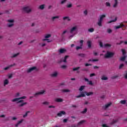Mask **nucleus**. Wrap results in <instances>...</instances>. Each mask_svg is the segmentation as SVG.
I'll list each match as a JSON object with an SVG mask.
<instances>
[{"label": "nucleus", "instance_id": "obj_10", "mask_svg": "<svg viewBox=\"0 0 127 127\" xmlns=\"http://www.w3.org/2000/svg\"><path fill=\"white\" fill-rule=\"evenodd\" d=\"M67 50L65 49L61 48V49L59 50V52L60 53V54H63L64 53H65Z\"/></svg>", "mask_w": 127, "mask_h": 127}, {"label": "nucleus", "instance_id": "obj_56", "mask_svg": "<svg viewBox=\"0 0 127 127\" xmlns=\"http://www.w3.org/2000/svg\"><path fill=\"white\" fill-rule=\"evenodd\" d=\"M80 45H82L83 46V43H84V41L83 40H81L80 41Z\"/></svg>", "mask_w": 127, "mask_h": 127}, {"label": "nucleus", "instance_id": "obj_42", "mask_svg": "<svg viewBox=\"0 0 127 127\" xmlns=\"http://www.w3.org/2000/svg\"><path fill=\"white\" fill-rule=\"evenodd\" d=\"M71 6H72V4H71V3L68 4L66 5V7H67L68 8H71Z\"/></svg>", "mask_w": 127, "mask_h": 127}, {"label": "nucleus", "instance_id": "obj_62", "mask_svg": "<svg viewBox=\"0 0 127 127\" xmlns=\"http://www.w3.org/2000/svg\"><path fill=\"white\" fill-rule=\"evenodd\" d=\"M49 108L50 109H51V108H53L54 109V108H55V106H49Z\"/></svg>", "mask_w": 127, "mask_h": 127}, {"label": "nucleus", "instance_id": "obj_36", "mask_svg": "<svg viewBox=\"0 0 127 127\" xmlns=\"http://www.w3.org/2000/svg\"><path fill=\"white\" fill-rule=\"evenodd\" d=\"M28 113H30V111H27L25 114L23 116V117L26 118V117H27V115H28Z\"/></svg>", "mask_w": 127, "mask_h": 127}, {"label": "nucleus", "instance_id": "obj_63", "mask_svg": "<svg viewBox=\"0 0 127 127\" xmlns=\"http://www.w3.org/2000/svg\"><path fill=\"white\" fill-rule=\"evenodd\" d=\"M103 127H109V126H107V124H103L102 125Z\"/></svg>", "mask_w": 127, "mask_h": 127}, {"label": "nucleus", "instance_id": "obj_35", "mask_svg": "<svg viewBox=\"0 0 127 127\" xmlns=\"http://www.w3.org/2000/svg\"><path fill=\"white\" fill-rule=\"evenodd\" d=\"M83 47L82 45H80V46H77L76 48V50H79V49H82V47Z\"/></svg>", "mask_w": 127, "mask_h": 127}, {"label": "nucleus", "instance_id": "obj_22", "mask_svg": "<svg viewBox=\"0 0 127 127\" xmlns=\"http://www.w3.org/2000/svg\"><path fill=\"white\" fill-rule=\"evenodd\" d=\"M57 75H58V73H57V72H55L51 74V76L52 77H57Z\"/></svg>", "mask_w": 127, "mask_h": 127}, {"label": "nucleus", "instance_id": "obj_5", "mask_svg": "<svg viewBox=\"0 0 127 127\" xmlns=\"http://www.w3.org/2000/svg\"><path fill=\"white\" fill-rule=\"evenodd\" d=\"M7 22H10V23L7 24V26L8 27H12V26L14 25L13 23L14 22V20H8Z\"/></svg>", "mask_w": 127, "mask_h": 127}, {"label": "nucleus", "instance_id": "obj_48", "mask_svg": "<svg viewBox=\"0 0 127 127\" xmlns=\"http://www.w3.org/2000/svg\"><path fill=\"white\" fill-rule=\"evenodd\" d=\"M43 105H49V102H47V101H46V102H44L43 103Z\"/></svg>", "mask_w": 127, "mask_h": 127}, {"label": "nucleus", "instance_id": "obj_38", "mask_svg": "<svg viewBox=\"0 0 127 127\" xmlns=\"http://www.w3.org/2000/svg\"><path fill=\"white\" fill-rule=\"evenodd\" d=\"M56 18H57V19L59 18V16H54V17H53L52 18V20H53V21H54V20H55V19H56Z\"/></svg>", "mask_w": 127, "mask_h": 127}, {"label": "nucleus", "instance_id": "obj_19", "mask_svg": "<svg viewBox=\"0 0 127 127\" xmlns=\"http://www.w3.org/2000/svg\"><path fill=\"white\" fill-rule=\"evenodd\" d=\"M118 20V17H116L114 20L109 21L108 23H112V22H116V21Z\"/></svg>", "mask_w": 127, "mask_h": 127}, {"label": "nucleus", "instance_id": "obj_31", "mask_svg": "<svg viewBox=\"0 0 127 127\" xmlns=\"http://www.w3.org/2000/svg\"><path fill=\"white\" fill-rule=\"evenodd\" d=\"M126 58H127V56H124L121 58L120 60L121 61H125V60H126Z\"/></svg>", "mask_w": 127, "mask_h": 127}, {"label": "nucleus", "instance_id": "obj_37", "mask_svg": "<svg viewBox=\"0 0 127 127\" xmlns=\"http://www.w3.org/2000/svg\"><path fill=\"white\" fill-rule=\"evenodd\" d=\"M50 37H51V34H47L45 36V38H50Z\"/></svg>", "mask_w": 127, "mask_h": 127}, {"label": "nucleus", "instance_id": "obj_23", "mask_svg": "<svg viewBox=\"0 0 127 127\" xmlns=\"http://www.w3.org/2000/svg\"><path fill=\"white\" fill-rule=\"evenodd\" d=\"M88 111V109L85 108L83 111L81 112V114H82L83 115L86 114L87 112Z\"/></svg>", "mask_w": 127, "mask_h": 127}, {"label": "nucleus", "instance_id": "obj_43", "mask_svg": "<svg viewBox=\"0 0 127 127\" xmlns=\"http://www.w3.org/2000/svg\"><path fill=\"white\" fill-rule=\"evenodd\" d=\"M88 84H89V85H90L91 86H93V82L92 81H90V80H89V81H88Z\"/></svg>", "mask_w": 127, "mask_h": 127}, {"label": "nucleus", "instance_id": "obj_50", "mask_svg": "<svg viewBox=\"0 0 127 127\" xmlns=\"http://www.w3.org/2000/svg\"><path fill=\"white\" fill-rule=\"evenodd\" d=\"M124 65L123 64H120V66H119V69H121L123 68V67H124Z\"/></svg>", "mask_w": 127, "mask_h": 127}, {"label": "nucleus", "instance_id": "obj_1", "mask_svg": "<svg viewBox=\"0 0 127 127\" xmlns=\"http://www.w3.org/2000/svg\"><path fill=\"white\" fill-rule=\"evenodd\" d=\"M26 97L23 96L22 97H19L18 98H15L13 100H12V102H17V104H19L21 103V104H19L18 107H23V106H25V105H27V102H23V100L24 99H26Z\"/></svg>", "mask_w": 127, "mask_h": 127}, {"label": "nucleus", "instance_id": "obj_17", "mask_svg": "<svg viewBox=\"0 0 127 127\" xmlns=\"http://www.w3.org/2000/svg\"><path fill=\"white\" fill-rule=\"evenodd\" d=\"M85 94L87 97H89V96H92V95H94V92H85Z\"/></svg>", "mask_w": 127, "mask_h": 127}, {"label": "nucleus", "instance_id": "obj_30", "mask_svg": "<svg viewBox=\"0 0 127 127\" xmlns=\"http://www.w3.org/2000/svg\"><path fill=\"white\" fill-rule=\"evenodd\" d=\"M104 47H105V48H107V47H112V45L109 44H105L104 45Z\"/></svg>", "mask_w": 127, "mask_h": 127}, {"label": "nucleus", "instance_id": "obj_34", "mask_svg": "<svg viewBox=\"0 0 127 127\" xmlns=\"http://www.w3.org/2000/svg\"><path fill=\"white\" fill-rule=\"evenodd\" d=\"M7 84H8V80L5 79L4 81V86H5L6 85H7Z\"/></svg>", "mask_w": 127, "mask_h": 127}, {"label": "nucleus", "instance_id": "obj_24", "mask_svg": "<svg viewBox=\"0 0 127 127\" xmlns=\"http://www.w3.org/2000/svg\"><path fill=\"white\" fill-rule=\"evenodd\" d=\"M88 32H94V31H95V29H94V28H89L88 30Z\"/></svg>", "mask_w": 127, "mask_h": 127}, {"label": "nucleus", "instance_id": "obj_15", "mask_svg": "<svg viewBox=\"0 0 127 127\" xmlns=\"http://www.w3.org/2000/svg\"><path fill=\"white\" fill-rule=\"evenodd\" d=\"M77 55L78 56H79V57H81V58H85L86 57V54H85L80 53V54H78Z\"/></svg>", "mask_w": 127, "mask_h": 127}, {"label": "nucleus", "instance_id": "obj_41", "mask_svg": "<svg viewBox=\"0 0 127 127\" xmlns=\"http://www.w3.org/2000/svg\"><path fill=\"white\" fill-rule=\"evenodd\" d=\"M113 32V31L112 30V29H107V32L108 33H112V32Z\"/></svg>", "mask_w": 127, "mask_h": 127}, {"label": "nucleus", "instance_id": "obj_60", "mask_svg": "<svg viewBox=\"0 0 127 127\" xmlns=\"http://www.w3.org/2000/svg\"><path fill=\"white\" fill-rule=\"evenodd\" d=\"M117 6H118V3H115L113 5V7H117Z\"/></svg>", "mask_w": 127, "mask_h": 127}, {"label": "nucleus", "instance_id": "obj_46", "mask_svg": "<svg viewBox=\"0 0 127 127\" xmlns=\"http://www.w3.org/2000/svg\"><path fill=\"white\" fill-rule=\"evenodd\" d=\"M43 41H47V42L49 43L50 42V41L49 40V39H43Z\"/></svg>", "mask_w": 127, "mask_h": 127}, {"label": "nucleus", "instance_id": "obj_21", "mask_svg": "<svg viewBox=\"0 0 127 127\" xmlns=\"http://www.w3.org/2000/svg\"><path fill=\"white\" fill-rule=\"evenodd\" d=\"M120 104H122V105H126V104H127V100H121L120 101Z\"/></svg>", "mask_w": 127, "mask_h": 127}, {"label": "nucleus", "instance_id": "obj_26", "mask_svg": "<svg viewBox=\"0 0 127 127\" xmlns=\"http://www.w3.org/2000/svg\"><path fill=\"white\" fill-rule=\"evenodd\" d=\"M86 121L85 120H81L80 122H79L78 123V126H80V125H83V124H84V123H85Z\"/></svg>", "mask_w": 127, "mask_h": 127}, {"label": "nucleus", "instance_id": "obj_51", "mask_svg": "<svg viewBox=\"0 0 127 127\" xmlns=\"http://www.w3.org/2000/svg\"><path fill=\"white\" fill-rule=\"evenodd\" d=\"M94 76H96V74H95V73H91L90 74V77H94Z\"/></svg>", "mask_w": 127, "mask_h": 127}, {"label": "nucleus", "instance_id": "obj_39", "mask_svg": "<svg viewBox=\"0 0 127 127\" xmlns=\"http://www.w3.org/2000/svg\"><path fill=\"white\" fill-rule=\"evenodd\" d=\"M84 88H85V86H80L79 90L80 91H82V90H84Z\"/></svg>", "mask_w": 127, "mask_h": 127}, {"label": "nucleus", "instance_id": "obj_25", "mask_svg": "<svg viewBox=\"0 0 127 127\" xmlns=\"http://www.w3.org/2000/svg\"><path fill=\"white\" fill-rule=\"evenodd\" d=\"M122 54H123V56H126V55L127 54V52H126V50L122 49Z\"/></svg>", "mask_w": 127, "mask_h": 127}, {"label": "nucleus", "instance_id": "obj_58", "mask_svg": "<svg viewBox=\"0 0 127 127\" xmlns=\"http://www.w3.org/2000/svg\"><path fill=\"white\" fill-rule=\"evenodd\" d=\"M124 77L127 80V71H126V73L124 75Z\"/></svg>", "mask_w": 127, "mask_h": 127}, {"label": "nucleus", "instance_id": "obj_57", "mask_svg": "<svg viewBox=\"0 0 127 127\" xmlns=\"http://www.w3.org/2000/svg\"><path fill=\"white\" fill-rule=\"evenodd\" d=\"M66 1H67V0H64L62 1H61L62 4H63V3H65V2H66Z\"/></svg>", "mask_w": 127, "mask_h": 127}, {"label": "nucleus", "instance_id": "obj_47", "mask_svg": "<svg viewBox=\"0 0 127 127\" xmlns=\"http://www.w3.org/2000/svg\"><path fill=\"white\" fill-rule=\"evenodd\" d=\"M106 6H111V3L109 2H106Z\"/></svg>", "mask_w": 127, "mask_h": 127}, {"label": "nucleus", "instance_id": "obj_55", "mask_svg": "<svg viewBox=\"0 0 127 127\" xmlns=\"http://www.w3.org/2000/svg\"><path fill=\"white\" fill-rule=\"evenodd\" d=\"M84 13L85 15H87V14H88V11L87 10H85L84 11Z\"/></svg>", "mask_w": 127, "mask_h": 127}, {"label": "nucleus", "instance_id": "obj_20", "mask_svg": "<svg viewBox=\"0 0 127 127\" xmlns=\"http://www.w3.org/2000/svg\"><path fill=\"white\" fill-rule=\"evenodd\" d=\"M87 45L89 48H91V47H92V43L91 42V41H87Z\"/></svg>", "mask_w": 127, "mask_h": 127}, {"label": "nucleus", "instance_id": "obj_33", "mask_svg": "<svg viewBox=\"0 0 127 127\" xmlns=\"http://www.w3.org/2000/svg\"><path fill=\"white\" fill-rule=\"evenodd\" d=\"M62 92H64V93H68L70 92V90L69 89H63Z\"/></svg>", "mask_w": 127, "mask_h": 127}, {"label": "nucleus", "instance_id": "obj_49", "mask_svg": "<svg viewBox=\"0 0 127 127\" xmlns=\"http://www.w3.org/2000/svg\"><path fill=\"white\" fill-rule=\"evenodd\" d=\"M67 122H68V119H64L63 123H64L65 124V123H67Z\"/></svg>", "mask_w": 127, "mask_h": 127}, {"label": "nucleus", "instance_id": "obj_27", "mask_svg": "<svg viewBox=\"0 0 127 127\" xmlns=\"http://www.w3.org/2000/svg\"><path fill=\"white\" fill-rule=\"evenodd\" d=\"M101 80H102V81H106V80H108V77H107L105 76H102L101 77Z\"/></svg>", "mask_w": 127, "mask_h": 127}, {"label": "nucleus", "instance_id": "obj_14", "mask_svg": "<svg viewBox=\"0 0 127 127\" xmlns=\"http://www.w3.org/2000/svg\"><path fill=\"white\" fill-rule=\"evenodd\" d=\"M15 65V64H11L5 68H4V70H8V69H9V68H10L11 67H13V66H14Z\"/></svg>", "mask_w": 127, "mask_h": 127}, {"label": "nucleus", "instance_id": "obj_13", "mask_svg": "<svg viewBox=\"0 0 127 127\" xmlns=\"http://www.w3.org/2000/svg\"><path fill=\"white\" fill-rule=\"evenodd\" d=\"M55 101V102H57V103H62V102H63V99L61 98H56Z\"/></svg>", "mask_w": 127, "mask_h": 127}, {"label": "nucleus", "instance_id": "obj_59", "mask_svg": "<svg viewBox=\"0 0 127 127\" xmlns=\"http://www.w3.org/2000/svg\"><path fill=\"white\" fill-rule=\"evenodd\" d=\"M19 54V53L14 54V55H13V56H12V57H13V58L16 57V56H18V55Z\"/></svg>", "mask_w": 127, "mask_h": 127}, {"label": "nucleus", "instance_id": "obj_40", "mask_svg": "<svg viewBox=\"0 0 127 127\" xmlns=\"http://www.w3.org/2000/svg\"><path fill=\"white\" fill-rule=\"evenodd\" d=\"M80 69V67H77L73 68V71H77Z\"/></svg>", "mask_w": 127, "mask_h": 127}, {"label": "nucleus", "instance_id": "obj_6", "mask_svg": "<svg viewBox=\"0 0 127 127\" xmlns=\"http://www.w3.org/2000/svg\"><path fill=\"white\" fill-rule=\"evenodd\" d=\"M23 10H24V11H25V12H27V13L31 11V9H30L29 6H26L23 7Z\"/></svg>", "mask_w": 127, "mask_h": 127}, {"label": "nucleus", "instance_id": "obj_2", "mask_svg": "<svg viewBox=\"0 0 127 127\" xmlns=\"http://www.w3.org/2000/svg\"><path fill=\"white\" fill-rule=\"evenodd\" d=\"M114 55H115L114 53L107 51L106 52V54L104 56V58H106V59L112 58L114 57Z\"/></svg>", "mask_w": 127, "mask_h": 127}, {"label": "nucleus", "instance_id": "obj_29", "mask_svg": "<svg viewBox=\"0 0 127 127\" xmlns=\"http://www.w3.org/2000/svg\"><path fill=\"white\" fill-rule=\"evenodd\" d=\"M68 57H69V56H65L64 57L63 62H64V63H66V62H67V58H68Z\"/></svg>", "mask_w": 127, "mask_h": 127}, {"label": "nucleus", "instance_id": "obj_18", "mask_svg": "<svg viewBox=\"0 0 127 127\" xmlns=\"http://www.w3.org/2000/svg\"><path fill=\"white\" fill-rule=\"evenodd\" d=\"M64 20H66L67 19V21H70L71 20V19L69 17V16H64L63 17Z\"/></svg>", "mask_w": 127, "mask_h": 127}, {"label": "nucleus", "instance_id": "obj_44", "mask_svg": "<svg viewBox=\"0 0 127 127\" xmlns=\"http://www.w3.org/2000/svg\"><path fill=\"white\" fill-rule=\"evenodd\" d=\"M61 68H62V69H66V68H67V66L65 65H63L61 66Z\"/></svg>", "mask_w": 127, "mask_h": 127}, {"label": "nucleus", "instance_id": "obj_61", "mask_svg": "<svg viewBox=\"0 0 127 127\" xmlns=\"http://www.w3.org/2000/svg\"><path fill=\"white\" fill-rule=\"evenodd\" d=\"M85 66H86V67L88 66H92V64H85Z\"/></svg>", "mask_w": 127, "mask_h": 127}, {"label": "nucleus", "instance_id": "obj_3", "mask_svg": "<svg viewBox=\"0 0 127 127\" xmlns=\"http://www.w3.org/2000/svg\"><path fill=\"white\" fill-rule=\"evenodd\" d=\"M104 17H106V15L102 14L100 16V18L98 19V22L97 23L98 26H102V22H103V19Z\"/></svg>", "mask_w": 127, "mask_h": 127}, {"label": "nucleus", "instance_id": "obj_7", "mask_svg": "<svg viewBox=\"0 0 127 127\" xmlns=\"http://www.w3.org/2000/svg\"><path fill=\"white\" fill-rule=\"evenodd\" d=\"M66 115V112L64 111H60L59 113L57 114L58 117H62V116H64Z\"/></svg>", "mask_w": 127, "mask_h": 127}, {"label": "nucleus", "instance_id": "obj_64", "mask_svg": "<svg viewBox=\"0 0 127 127\" xmlns=\"http://www.w3.org/2000/svg\"><path fill=\"white\" fill-rule=\"evenodd\" d=\"M5 115H0V118H5Z\"/></svg>", "mask_w": 127, "mask_h": 127}, {"label": "nucleus", "instance_id": "obj_4", "mask_svg": "<svg viewBox=\"0 0 127 127\" xmlns=\"http://www.w3.org/2000/svg\"><path fill=\"white\" fill-rule=\"evenodd\" d=\"M78 31V26H74L72 27L69 31V32L71 34H75V32Z\"/></svg>", "mask_w": 127, "mask_h": 127}, {"label": "nucleus", "instance_id": "obj_32", "mask_svg": "<svg viewBox=\"0 0 127 127\" xmlns=\"http://www.w3.org/2000/svg\"><path fill=\"white\" fill-rule=\"evenodd\" d=\"M44 7H45V4H42L39 6L40 9H44Z\"/></svg>", "mask_w": 127, "mask_h": 127}, {"label": "nucleus", "instance_id": "obj_45", "mask_svg": "<svg viewBox=\"0 0 127 127\" xmlns=\"http://www.w3.org/2000/svg\"><path fill=\"white\" fill-rule=\"evenodd\" d=\"M67 32V30H64L63 33L62 34V37H63V36H64V34H65V33H66Z\"/></svg>", "mask_w": 127, "mask_h": 127}, {"label": "nucleus", "instance_id": "obj_11", "mask_svg": "<svg viewBox=\"0 0 127 127\" xmlns=\"http://www.w3.org/2000/svg\"><path fill=\"white\" fill-rule=\"evenodd\" d=\"M34 70H36V66H34L32 67H31L30 68H29L27 70V72L28 73H30V72H32V71H33Z\"/></svg>", "mask_w": 127, "mask_h": 127}, {"label": "nucleus", "instance_id": "obj_54", "mask_svg": "<svg viewBox=\"0 0 127 127\" xmlns=\"http://www.w3.org/2000/svg\"><path fill=\"white\" fill-rule=\"evenodd\" d=\"M81 70L82 71H85L86 72H87V71H89V69H88L87 68H83Z\"/></svg>", "mask_w": 127, "mask_h": 127}, {"label": "nucleus", "instance_id": "obj_52", "mask_svg": "<svg viewBox=\"0 0 127 127\" xmlns=\"http://www.w3.org/2000/svg\"><path fill=\"white\" fill-rule=\"evenodd\" d=\"M99 45H100V47H104V45H103V43H102V42H100L99 43Z\"/></svg>", "mask_w": 127, "mask_h": 127}, {"label": "nucleus", "instance_id": "obj_53", "mask_svg": "<svg viewBox=\"0 0 127 127\" xmlns=\"http://www.w3.org/2000/svg\"><path fill=\"white\" fill-rule=\"evenodd\" d=\"M22 122H23V119H22L21 121H18V125H20V124H21L22 123Z\"/></svg>", "mask_w": 127, "mask_h": 127}, {"label": "nucleus", "instance_id": "obj_28", "mask_svg": "<svg viewBox=\"0 0 127 127\" xmlns=\"http://www.w3.org/2000/svg\"><path fill=\"white\" fill-rule=\"evenodd\" d=\"M118 123V120H113L111 123V125H115V124Z\"/></svg>", "mask_w": 127, "mask_h": 127}, {"label": "nucleus", "instance_id": "obj_8", "mask_svg": "<svg viewBox=\"0 0 127 127\" xmlns=\"http://www.w3.org/2000/svg\"><path fill=\"white\" fill-rule=\"evenodd\" d=\"M125 24H123V22H122L119 25L115 26V29H119V28H123V27H125Z\"/></svg>", "mask_w": 127, "mask_h": 127}, {"label": "nucleus", "instance_id": "obj_16", "mask_svg": "<svg viewBox=\"0 0 127 127\" xmlns=\"http://www.w3.org/2000/svg\"><path fill=\"white\" fill-rule=\"evenodd\" d=\"M76 98H79L81 97H86V95L84 93H82L80 95L75 96Z\"/></svg>", "mask_w": 127, "mask_h": 127}, {"label": "nucleus", "instance_id": "obj_9", "mask_svg": "<svg viewBox=\"0 0 127 127\" xmlns=\"http://www.w3.org/2000/svg\"><path fill=\"white\" fill-rule=\"evenodd\" d=\"M45 93V91L42 90L41 92H36L34 94V97H37V96H39L40 95H43V94Z\"/></svg>", "mask_w": 127, "mask_h": 127}, {"label": "nucleus", "instance_id": "obj_12", "mask_svg": "<svg viewBox=\"0 0 127 127\" xmlns=\"http://www.w3.org/2000/svg\"><path fill=\"white\" fill-rule=\"evenodd\" d=\"M112 105V103H108L107 104L105 105L103 107V109H104V110H106V109H108L110 106Z\"/></svg>", "mask_w": 127, "mask_h": 127}]
</instances>
